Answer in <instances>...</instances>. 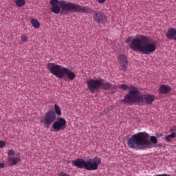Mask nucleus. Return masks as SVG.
<instances>
[{
    "instance_id": "f8f14e48",
    "label": "nucleus",
    "mask_w": 176,
    "mask_h": 176,
    "mask_svg": "<svg viewBox=\"0 0 176 176\" xmlns=\"http://www.w3.org/2000/svg\"><path fill=\"white\" fill-rule=\"evenodd\" d=\"M118 62L124 72L127 71V67L129 66V60L127 56L124 54H120L118 57Z\"/></svg>"
},
{
    "instance_id": "1a4fd4ad",
    "label": "nucleus",
    "mask_w": 176,
    "mask_h": 176,
    "mask_svg": "<svg viewBox=\"0 0 176 176\" xmlns=\"http://www.w3.org/2000/svg\"><path fill=\"white\" fill-rule=\"evenodd\" d=\"M15 151L12 148L10 149L8 152V163L10 166H17L20 162H21V157L20 154L14 155Z\"/></svg>"
},
{
    "instance_id": "9d476101",
    "label": "nucleus",
    "mask_w": 176,
    "mask_h": 176,
    "mask_svg": "<svg viewBox=\"0 0 176 176\" xmlns=\"http://www.w3.org/2000/svg\"><path fill=\"white\" fill-rule=\"evenodd\" d=\"M67 127V120L63 118H58L52 124V128L54 131H60L65 130Z\"/></svg>"
},
{
    "instance_id": "bb28decb",
    "label": "nucleus",
    "mask_w": 176,
    "mask_h": 176,
    "mask_svg": "<svg viewBox=\"0 0 176 176\" xmlns=\"http://www.w3.org/2000/svg\"><path fill=\"white\" fill-rule=\"evenodd\" d=\"M167 142H170L171 141V138H168V139H165Z\"/></svg>"
},
{
    "instance_id": "2eb2a0df",
    "label": "nucleus",
    "mask_w": 176,
    "mask_h": 176,
    "mask_svg": "<svg viewBox=\"0 0 176 176\" xmlns=\"http://www.w3.org/2000/svg\"><path fill=\"white\" fill-rule=\"evenodd\" d=\"M31 23L32 27H34V28L38 29L41 27V23L39 22V21H38V19L35 18L32 19Z\"/></svg>"
},
{
    "instance_id": "c85d7f7f",
    "label": "nucleus",
    "mask_w": 176,
    "mask_h": 176,
    "mask_svg": "<svg viewBox=\"0 0 176 176\" xmlns=\"http://www.w3.org/2000/svg\"><path fill=\"white\" fill-rule=\"evenodd\" d=\"M162 135H163V134H161V135H160V137H162Z\"/></svg>"
},
{
    "instance_id": "aec40b11",
    "label": "nucleus",
    "mask_w": 176,
    "mask_h": 176,
    "mask_svg": "<svg viewBox=\"0 0 176 176\" xmlns=\"http://www.w3.org/2000/svg\"><path fill=\"white\" fill-rule=\"evenodd\" d=\"M176 133H172L170 135H168L165 137V140H168V138H175Z\"/></svg>"
},
{
    "instance_id": "393cba45",
    "label": "nucleus",
    "mask_w": 176,
    "mask_h": 176,
    "mask_svg": "<svg viewBox=\"0 0 176 176\" xmlns=\"http://www.w3.org/2000/svg\"><path fill=\"white\" fill-rule=\"evenodd\" d=\"M0 168H5V164L0 163Z\"/></svg>"
},
{
    "instance_id": "dca6fc26",
    "label": "nucleus",
    "mask_w": 176,
    "mask_h": 176,
    "mask_svg": "<svg viewBox=\"0 0 176 176\" xmlns=\"http://www.w3.org/2000/svg\"><path fill=\"white\" fill-rule=\"evenodd\" d=\"M14 2L18 8H23L25 5V0H15Z\"/></svg>"
},
{
    "instance_id": "f03ea898",
    "label": "nucleus",
    "mask_w": 176,
    "mask_h": 176,
    "mask_svg": "<svg viewBox=\"0 0 176 176\" xmlns=\"http://www.w3.org/2000/svg\"><path fill=\"white\" fill-rule=\"evenodd\" d=\"M152 144H157V138L155 136L151 137L146 132H139L133 135L127 140V145L130 149L136 151H144V149H151Z\"/></svg>"
},
{
    "instance_id": "a878e982",
    "label": "nucleus",
    "mask_w": 176,
    "mask_h": 176,
    "mask_svg": "<svg viewBox=\"0 0 176 176\" xmlns=\"http://www.w3.org/2000/svg\"><path fill=\"white\" fill-rule=\"evenodd\" d=\"M130 37H129L126 41H125V42H126V43H129V42H130Z\"/></svg>"
},
{
    "instance_id": "6e6552de",
    "label": "nucleus",
    "mask_w": 176,
    "mask_h": 176,
    "mask_svg": "<svg viewBox=\"0 0 176 176\" xmlns=\"http://www.w3.org/2000/svg\"><path fill=\"white\" fill-rule=\"evenodd\" d=\"M56 119L57 116H56V113L53 111V110H50L45 114V116L41 120V122L43 123L44 126L50 127V124L54 123Z\"/></svg>"
},
{
    "instance_id": "423d86ee",
    "label": "nucleus",
    "mask_w": 176,
    "mask_h": 176,
    "mask_svg": "<svg viewBox=\"0 0 176 176\" xmlns=\"http://www.w3.org/2000/svg\"><path fill=\"white\" fill-rule=\"evenodd\" d=\"M73 164L78 168H85L87 171H96V170H98V166L101 164V158L95 157L91 161L87 162L78 159L73 161Z\"/></svg>"
},
{
    "instance_id": "0eeeda50",
    "label": "nucleus",
    "mask_w": 176,
    "mask_h": 176,
    "mask_svg": "<svg viewBox=\"0 0 176 176\" xmlns=\"http://www.w3.org/2000/svg\"><path fill=\"white\" fill-rule=\"evenodd\" d=\"M87 86L91 93H97L99 90H108V89H111V83L104 82L102 79L87 80Z\"/></svg>"
},
{
    "instance_id": "9b49d317",
    "label": "nucleus",
    "mask_w": 176,
    "mask_h": 176,
    "mask_svg": "<svg viewBox=\"0 0 176 176\" xmlns=\"http://www.w3.org/2000/svg\"><path fill=\"white\" fill-rule=\"evenodd\" d=\"M92 13H94V21H95V23H98L99 24H104V23H107L108 17L105 14H104V12L92 10Z\"/></svg>"
},
{
    "instance_id": "f257e3e1",
    "label": "nucleus",
    "mask_w": 176,
    "mask_h": 176,
    "mask_svg": "<svg viewBox=\"0 0 176 176\" xmlns=\"http://www.w3.org/2000/svg\"><path fill=\"white\" fill-rule=\"evenodd\" d=\"M129 47L133 52H139L142 54L148 56L156 52L157 45H156V41L152 40L151 37L145 35H139L131 41Z\"/></svg>"
},
{
    "instance_id": "7ed1b4c3",
    "label": "nucleus",
    "mask_w": 176,
    "mask_h": 176,
    "mask_svg": "<svg viewBox=\"0 0 176 176\" xmlns=\"http://www.w3.org/2000/svg\"><path fill=\"white\" fill-rule=\"evenodd\" d=\"M51 12L55 14L61 13H69V12H74V13H89V7L82 6L76 3H73L64 0H50Z\"/></svg>"
},
{
    "instance_id": "ddd939ff",
    "label": "nucleus",
    "mask_w": 176,
    "mask_h": 176,
    "mask_svg": "<svg viewBox=\"0 0 176 176\" xmlns=\"http://www.w3.org/2000/svg\"><path fill=\"white\" fill-rule=\"evenodd\" d=\"M159 91L160 94H168V93L171 91V87L166 85H162L159 88Z\"/></svg>"
},
{
    "instance_id": "b1692460",
    "label": "nucleus",
    "mask_w": 176,
    "mask_h": 176,
    "mask_svg": "<svg viewBox=\"0 0 176 176\" xmlns=\"http://www.w3.org/2000/svg\"><path fill=\"white\" fill-rule=\"evenodd\" d=\"M98 3H105V0H96Z\"/></svg>"
},
{
    "instance_id": "f3484780",
    "label": "nucleus",
    "mask_w": 176,
    "mask_h": 176,
    "mask_svg": "<svg viewBox=\"0 0 176 176\" xmlns=\"http://www.w3.org/2000/svg\"><path fill=\"white\" fill-rule=\"evenodd\" d=\"M54 111L55 113H56L58 116H61V109L60 108V106H58V104H54Z\"/></svg>"
},
{
    "instance_id": "20e7f679",
    "label": "nucleus",
    "mask_w": 176,
    "mask_h": 176,
    "mask_svg": "<svg viewBox=\"0 0 176 176\" xmlns=\"http://www.w3.org/2000/svg\"><path fill=\"white\" fill-rule=\"evenodd\" d=\"M156 97L152 94L140 95V90L135 87H131L129 88V93L127 94L124 98L121 100L123 104H134L138 102L139 105H151L155 101Z\"/></svg>"
},
{
    "instance_id": "a211bd4d",
    "label": "nucleus",
    "mask_w": 176,
    "mask_h": 176,
    "mask_svg": "<svg viewBox=\"0 0 176 176\" xmlns=\"http://www.w3.org/2000/svg\"><path fill=\"white\" fill-rule=\"evenodd\" d=\"M132 87V86H131V87H129V86H128L127 85H126V84H122V85H120L119 86V88L121 89V90H123L124 91H126V90L128 89V91H129L128 94H129L130 93L129 89H130V87Z\"/></svg>"
},
{
    "instance_id": "39448f33",
    "label": "nucleus",
    "mask_w": 176,
    "mask_h": 176,
    "mask_svg": "<svg viewBox=\"0 0 176 176\" xmlns=\"http://www.w3.org/2000/svg\"><path fill=\"white\" fill-rule=\"evenodd\" d=\"M47 68L50 74H52V75H54V76L59 79H63L65 75L69 80H74L75 79V73L62 65H56V63H49Z\"/></svg>"
},
{
    "instance_id": "cd10ccee",
    "label": "nucleus",
    "mask_w": 176,
    "mask_h": 176,
    "mask_svg": "<svg viewBox=\"0 0 176 176\" xmlns=\"http://www.w3.org/2000/svg\"><path fill=\"white\" fill-rule=\"evenodd\" d=\"M175 41H176V36L175 37Z\"/></svg>"
},
{
    "instance_id": "412c9836",
    "label": "nucleus",
    "mask_w": 176,
    "mask_h": 176,
    "mask_svg": "<svg viewBox=\"0 0 176 176\" xmlns=\"http://www.w3.org/2000/svg\"><path fill=\"white\" fill-rule=\"evenodd\" d=\"M4 146H6V142L3 140H0V148H3Z\"/></svg>"
},
{
    "instance_id": "4468645a",
    "label": "nucleus",
    "mask_w": 176,
    "mask_h": 176,
    "mask_svg": "<svg viewBox=\"0 0 176 176\" xmlns=\"http://www.w3.org/2000/svg\"><path fill=\"white\" fill-rule=\"evenodd\" d=\"M175 29L173 28H169L166 33V36L168 39H174V41H175Z\"/></svg>"
},
{
    "instance_id": "4be33fe9",
    "label": "nucleus",
    "mask_w": 176,
    "mask_h": 176,
    "mask_svg": "<svg viewBox=\"0 0 176 176\" xmlns=\"http://www.w3.org/2000/svg\"><path fill=\"white\" fill-rule=\"evenodd\" d=\"M58 176H71V175H68V174H67L64 172H61V173L58 174Z\"/></svg>"
},
{
    "instance_id": "6ab92c4d",
    "label": "nucleus",
    "mask_w": 176,
    "mask_h": 176,
    "mask_svg": "<svg viewBox=\"0 0 176 176\" xmlns=\"http://www.w3.org/2000/svg\"><path fill=\"white\" fill-rule=\"evenodd\" d=\"M21 42H23V43L28 42V36L25 34H21Z\"/></svg>"
},
{
    "instance_id": "5701e85b",
    "label": "nucleus",
    "mask_w": 176,
    "mask_h": 176,
    "mask_svg": "<svg viewBox=\"0 0 176 176\" xmlns=\"http://www.w3.org/2000/svg\"><path fill=\"white\" fill-rule=\"evenodd\" d=\"M170 133H174V131H176V126H173L170 129Z\"/></svg>"
}]
</instances>
